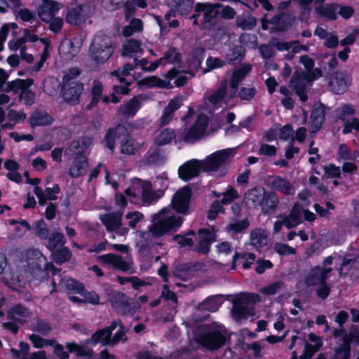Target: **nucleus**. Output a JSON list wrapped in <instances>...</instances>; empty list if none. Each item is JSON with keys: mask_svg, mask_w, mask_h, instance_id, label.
Instances as JSON below:
<instances>
[{"mask_svg": "<svg viewBox=\"0 0 359 359\" xmlns=\"http://www.w3.org/2000/svg\"><path fill=\"white\" fill-rule=\"evenodd\" d=\"M183 219L181 216L175 215L160 218L148 226V229L141 234L142 238L140 245V251L142 253H149L154 245V238H160L167 233L176 232L182 226Z\"/></svg>", "mask_w": 359, "mask_h": 359, "instance_id": "1", "label": "nucleus"}, {"mask_svg": "<svg viewBox=\"0 0 359 359\" xmlns=\"http://www.w3.org/2000/svg\"><path fill=\"white\" fill-rule=\"evenodd\" d=\"M116 140L120 141L121 152L126 155H133L137 149V142L131 137L128 129L123 124L118 123L111 127L104 135L106 147L114 152Z\"/></svg>", "mask_w": 359, "mask_h": 359, "instance_id": "2", "label": "nucleus"}, {"mask_svg": "<svg viewBox=\"0 0 359 359\" xmlns=\"http://www.w3.org/2000/svg\"><path fill=\"white\" fill-rule=\"evenodd\" d=\"M115 46L112 39L104 34L97 32L89 47V55L97 65L104 64L113 55Z\"/></svg>", "mask_w": 359, "mask_h": 359, "instance_id": "3", "label": "nucleus"}, {"mask_svg": "<svg viewBox=\"0 0 359 359\" xmlns=\"http://www.w3.org/2000/svg\"><path fill=\"white\" fill-rule=\"evenodd\" d=\"M219 14L217 5L197 2L189 19L193 20L194 25L199 26L201 29H210L216 25Z\"/></svg>", "mask_w": 359, "mask_h": 359, "instance_id": "4", "label": "nucleus"}, {"mask_svg": "<svg viewBox=\"0 0 359 359\" xmlns=\"http://www.w3.org/2000/svg\"><path fill=\"white\" fill-rule=\"evenodd\" d=\"M197 343L209 351L217 350L226 341V336L220 326L211 325L199 333L196 339Z\"/></svg>", "mask_w": 359, "mask_h": 359, "instance_id": "5", "label": "nucleus"}, {"mask_svg": "<svg viewBox=\"0 0 359 359\" xmlns=\"http://www.w3.org/2000/svg\"><path fill=\"white\" fill-rule=\"evenodd\" d=\"M260 300L259 294L255 293H241L233 302L231 313L236 321H241L247 319L249 316L255 314L253 306H249L248 304H255Z\"/></svg>", "mask_w": 359, "mask_h": 359, "instance_id": "6", "label": "nucleus"}, {"mask_svg": "<svg viewBox=\"0 0 359 359\" xmlns=\"http://www.w3.org/2000/svg\"><path fill=\"white\" fill-rule=\"evenodd\" d=\"M231 154V149L216 151L201 161L203 172L217 171L228 161Z\"/></svg>", "mask_w": 359, "mask_h": 359, "instance_id": "7", "label": "nucleus"}, {"mask_svg": "<svg viewBox=\"0 0 359 359\" xmlns=\"http://www.w3.org/2000/svg\"><path fill=\"white\" fill-rule=\"evenodd\" d=\"M111 308L119 315L133 314L134 309L126 295L120 291L111 290L107 294Z\"/></svg>", "mask_w": 359, "mask_h": 359, "instance_id": "8", "label": "nucleus"}, {"mask_svg": "<svg viewBox=\"0 0 359 359\" xmlns=\"http://www.w3.org/2000/svg\"><path fill=\"white\" fill-rule=\"evenodd\" d=\"M191 196V189L189 185H186L180 189L174 194L172 199L171 203L173 210L180 214H187L189 208Z\"/></svg>", "mask_w": 359, "mask_h": 359, "instance_id": "9", "label": "nucleus"}, {"mask_svg": "<svg viewBox=\"0 0 359 359\" xmlns=\"http://www.w3.org/2000/svg\"><path fill=\"white\" fill-rule=\"evenodd\" d=\"M97 261L102 266L116 271L128 272L130 269V264L120 255L107 253L97 257Z\"/></svg>", "mask_w": 359, "mask_h": 359, "instance_id": "10", "label": "nucleus"}, {"mask_svg": "<svg viewBox=\"0 0 359 359\" xmlns=\"http://www.w3.org/2000/svg\"><path fill=\"white\" fill-rule=\"evenodd\" d=\"M198 242L195 245L194 251L208 255L211 249V245L217 241V233L215 230L208 228H201L198 231Z\"/></svg>", "mask_w": 359, "mask_h": 359, "instance_id": "11", "label": "nucleus"}, {"mask_svg": "<svg viewBox=\"0 0 359 359\" xmlns=\"http://www.w3.org/2000/svg\"><path fill=\"white\" fill-rule=\"evenodd\" d=\"M83 90V83L81 81L62 83L61 93L65 101L74 105L79 102Z\"/></svg>", "mask_w": 359, "mask_h": 359, "instance_id": "12", "label": "nucleus"}, {"mask_svg": "<svg viewBox=\"0 0 359 359\" xmlns=\"http://www.w3.org/2000/svg\"><path fill=\"white\" fill-rule=\"evenodd\" d=\"M295 20L294 15L290 12H279L270 18V24L273 25L271 28V32H283L292 27Z\"/></svg>", "mask_w": 359, "mask_h": 359, "instance_id": "13", "label": "nucleus"}, {"mask_svg": "<svg viewBox=\"0 0 359 359\" xmlns=\"http://www.w3.org/2000/svg\"><path fill=\"white\" fill-rule=\"evenodd\" d=\"M332 271V269L331 267H323L320 265L312 267L305 276L304 282L306 285L311 287L327 281Z\"/></svg>", "mask_w": 359, "mask_h": 359, "instance_id": "14", "label": "nucleus"}, {"mask_svg": "<svg viewBox=\"0 0 359 359\" xmlns=\"http://www.w3.org/2000/svg\"><path fill=\"white\" fill-rule=\"evenodd\" d=\"M89 163L85 154V149L76 151L72 165L69 169V175L72 178H77L86 174Z\"/></svg>", "mask_w": 359, "mask_h": 359, "instance_id": "15", "label": "nucleus"}, {"mask_svg": "<svg viewBox=\"0 0 359 359\" xmlns=\"http://www.w3.org/2000/svg\"><path fill=\"white\" fill-rule=\"evenodd\" d=\"M203 171L201 161L192 159L185 162L178 168L179 177L184 182H188L198 175Z\"/></svg>", "mask_w": 359, "mask_h": 359, "instance_id": "16", "label": "nucleus"}, {"mask_svg": "<svg viewBox=\"0 0 359 359\" xmlns=\"http://www.w3.org/2000/svg\"><path fill=\"white\" fill-rule=\"evenodd\" d=\"M327 108L320 101L316 102L311 109V126L313 131L320 130L325 120Z\"/></svg>", "mask_w": 359, "mask_h": 359, "instance_id": "17", "label": "nucleus"}, {"mask_svg": "<svg viewBox=\"0 0 359 359\" xmlns=\"http://www.w3.org/2000/svg\"><path fill=\"white\" fill-rule=\"evenodd\" d=\"M60 9L59 3L53 0H44L38 8V15L41 21L48 23Z\"/></svg>", "mask_w": 359, "mask_h": 359, "instance_id": "18", "label": "nucleus"}, {"mask_svg": "<svg viewBox=\"0 0 359 359\" xmlns=\"http://www.w3.org/2000/svg\"><path fill=\"white\" fill-rule=\"evenodd\" d=\"M269 182L271 189L284 195H293L295 192L292 184L285 178L279 175L269 177Z\"/></svg>", "mask_w": 359, "mask_h": 359, "instance_id": "19", "label": "nucleus"}, {"mask_svg": "<svg viewBox=\"0 0 359 359\" xmlns=\"http://www.w3.org/2000/svg\"><path fill=\"white\" fill-rule=\"evenodd\" d=\"M142 97V94L134 96L129 101L119 106L118 113L124 117L134 116L141 107L140 99Z\"/></svg>", "mask_w": 359, "mask_h": 359, "instance_id": "20", "label": "nucleus"}, {"mask_svg": "<svg viewBox=\"0 0 359 359\" xmlns=\"http://www.w3.org/2000/svg\"><path fill=\"white\" fill-rule=\"evenodd\" d=\"M53 118L46 111L34 110L29 118L32 128L46 126L53 123Z\"/></svg>", "mask_w": 359, "mask_h": 359, "instance_id": "21", "label": "nucleus"}, {"mask_svg": "<svg viewBox=\"0 0 359 359\" xmlns=\"http://www.w3.org/2000/svg\"><path fill=\"white\" fill-rule=\"evenodd\" d=\"M103 91L102 83L98 79H95L90 90V101L86 107L87 110H91L98 104L102 99Z\"/></svg>", "mask_w": 359, "mask_h": 359, "instance_id": "22", "label": "nucleus"}, {"mask_svg": "<svg viewBox=\"0 0 359 359\" xmlns=\"http://www.w3.org/2000/svg\"><path fill=\"white\" fill-rule=\"evenodd\" d=\"M206 128V121H201L198 118L185 134L184 140L187 142H194L201 137Z\"/></svg>", "mask_w": 359, "mask_h": 359, "instance_id": "23", "label": "nucleus"}, {"mask_svg": "<svg viewBox=\"0 0 359 359\" xmlns=\"http://www.w3.org/2000/svg\"><path fill=\"white\" fill-rule=\"evenodd\" d=\"M100 220L108 232H112L121 226V214L118 212L108 213L100 217Z\"/></svg>", "mask_w": 359, "mask_h": 359, "instance_id": "24", "label": "nucleus"}, {"mask_svg": "<svg viewBox=\"0 0 359 359\" xmlns=\"http://www.w3.org/2000/svg\"><path fill=\"white\" fill-rule=\"evenodd\" d=\"M330 86L335 94H344L348 89L346 75L341 72H336L334 78L330 82Z\"/></svg>", "mask_w": 359, "mask_h": 359, "instance_id": "25", "label": "nucleus"}, {"mask_svg": "<svg viewBox=\"0 0 359 359\" xmlns=\"http://www.w3.org/2000/svg\"><path fill=\"white\" fill-rule=\"evenodd\" d=\"M278 203V198L276 194L274 192H266L265 194L263 202L260 205L262 206V210L264 215L272 214Z\"/></svg>", "mask_w": 359, "mask_h": 359, "instance_id": "26", "label": "nucleus"}, {"mask_svg": "<svg viewBox=\"0 0 359 359\" xmlns=\"http://www.w3.org/2000/svg\"><path fill=\"white\" fill-rule=\"evenodd\" d=\"M28 316L29 310L21 304L15 305L7 311L8 319L21 324L25 323V320H22L20 318H27Z\"/></svg>", "mask_w": 359, "mask_h": 359, "instance_id": "27", "label": "nucleus"}, {"mask_svg": "<svg viewBox=\"0 0 359 359\" xmlns=\"http://www.w3.org/2000/svg\"><path fill=\"white\" fill-rule=\"evenodd\" d=\"M33 83L34 80L32 79H16L6 83L5 91L7 93L13 92L14 94H16L19 91H22L24 88H29Z\"/></svg>", "mask_w": 359, "mask_h": 359, "instance_id": "28", "label": "nucleus"}, {"mask_svg": "<svg viewBox=\"0 0 359 359\" xmlns=\"http://www.w3.org/2000/svg\"><path fill=\"white\" fill-rule=\"evenodd\" d=\"M111 335L109 332L104 327L102 329L97 330L91 336V337L86 340L88 344L97 345L98 343H102V345L106 346L111 344L110 341Z\"/></svg>", "mask_w": 359, "mask_h": 359, "instance_id": "29", "label": "nucleus"}, {"mask_svg": "<svg viewBox=\"0 0 359 359\" xmlns=\"http://www.w3.org/2000/svg\"><path fill=\"white\" fill-rule=\"evenodd\" d=\"M172 4L181 16H187L194 9V0H172Z\"/></svg>", "mask_w": 359, "mask_h": 359, "instance_id": "30", "label": "nucleus"}, {"mask_svg": "<svg viewBox=\"0 0 359 359\" xmlns=\"http://www.w3.org/2000/svg\"><path fill=\"white\" fill-rule=\"evenodd\" d=\"M66 348L69 353H74L76 357H91L93 355V351L91 348H87L74 341L67 342Z\"/></svg>", "mask_w": 359, "mask_h": 359, "instance_id": "31", "label": "nucleus"}, {"mask_svg": "<svg viewBox=\"0 0 359 359\" xmlns=\"http://www.w3.org/2000/svg\"><path fill=\"white\" fill-rule=\"evenodd\" d=\"M52 259L57 264H62L70 260L72 254L71 250L64 245L51 252Z\"/></svg>", "mask_w": 359, "mask_h": 359, "instance_id": "32", "label": "nucleus"}, {"mask_svg": "<svg viewBox=\"0 0 359 359\" xmlns=\"http://www.w3.org/2000/svg\"><path fill=\"white\" fill-rule=\"evenodd\" d=\"M47 239L46 246L50 252L62 247L67 242L65 235L61 232H54Z\"/></svg>", "mask_w": 359, "mask_h": 359, "instance_id": "33", "label": "nucleus"}, {"mask_svg": "<svg viewBox=\"0 0 359 359\" xmlns=\"http://www.w3.org/2000/svg\"><path fill=\"white\" fill-rule=\"evenodd\" d=\"M245 48L242 45L234 46L230 53L227 54L226 59L230 65H235L237 62H241L245 58Z\"/></svg>", "mask_w": 359, "mask_h": 359, "instance_id": "34", "label": "nucleus"}, {"mask_svg": "<svg viewBox=\"0 0 359 359\" xmlns=\"http://www.w3.org/2000/svg\"><path fill=\"white\" fill-rule=\"evenodd\" d=\"M338 7V4L331 3L325 6H318L316 8V10L320 16L325 17L330 20H336L337 19L336 10Z\"/></svg>", "mask_w": 359, "mask_h": 359, "instance_id": "35", "label": "nucleus"}, {"mask_svg": "<svg viewBox=\"0 0 359 359\" xmlns=\"http://www.w3.org/2000/svg\"><path fill=\"white\" fill-rule=\"evenodd\" d=\"M266 191L262 187H256L249 190L246 194L247 198L252 201L254 205H259L263 202Z\"/></svg>", "mask_w": 359, "mask_h": 359, "instance_id": "36", "label": "nucleus"}, {"mask_svg": "<svg viewBox=\"0 0 359 359\" xmlns=\"http://www.w3.org/2000/svg\"><path fill=\"white\" fill-rule=\"evenodd\" d=\"M205 55V50L203 47H196L193 49L189 64L196 71L201 68V64Z\"/></svg>", "mask_w": 359, "mask_h": 359, "instance_id": "37", "label": "nucleus"}, {"mask_svg": "<svg viewBox=\"0 0 359 359\" xmlns=\"http://www.w3.org/2000/svg\"><path fill=\"white\" fill-rule=\"evenodd\" d=\"M82 11L81 6H76L69 10L65 20L67 23L72 25H79L82 23Z\"/></svg>", "mask_w": 359, "mask_h": 359, "instance_id": "38", "label": "nucleus"}, {"mask_svg": "<svg viewBox=\"0 0 359 359\" xmlns=\"http://www.w3.org/2000/svg\"><path fill=\"white\" fill-rule=\"evenodd\" d=\"M267 237L260 229L253 230L250 233V243L257 249H261L266 244Z\"/></svg>", "mask_w": 359, "mask_h": 359, "instance_id": "39", "label": "nucleus"}, {"mask_svg": "<svg viewBox=\"0 0 359 359\" xmlns=\"http://www.w3.org/2000/svg\"><path fill=\"white\" fill-rule=\"evenodd\" d=\"M141 45L140 40L128 39L123 46V55L130 57L132 54L142 51Z\"/></svg>", "mask_w": 359, "mask_h": 359, "instance_id": "40", "label": "nucleus"}, {"mask_svg": "<svg viewBox=\"0 0 359 359\" xmlns=\"http://www.w3.org/2000/svg\"><path fill=\"white\" fill-rule=\"evenodd\" d=\"M236 24L243 30H252L257 25V19L255 17L250 15L247 17H238Z\"/></svg>", "mask_w": 359, "mask_h": 359, "instance_id": "41", "label": "nucleus"}, {"mask_svg": "<svg viewBox=\"0 0 359 359\" xmlns=\"http://www.w3.org/2000/svg\"><path fill=\"white\" fill-rule=\"evenodd\" d=\"M342 342L339 345V346L335 349L337 350V354H341V353H346L348 354L351 353V343L353 342V333L349 332L346 333L342 337Z\"/></svg>", "mask_w": 359, "mask_h": 359, "instance_id": "42", "label": "nucleus"}, {"mask_svg": "<svg viewBox=\"0 0 359 359\" xmlns=\"http://www.w3.org/2000/svg\"><path fill=\"white\" fill-rule=\"evenodd\" d=\"M175 133L170 128H165L161 132L160 135L156 139L155 144L157 146L165 145L169 144L172 140L175 138Z\"/></svg>", "mask_w": 359, "mask_h": 359, "instance_id": "43", "label": "nucleus"}, {"mask_svg": "<svg viewBox=\"0 0 359 359\" xmlns=\"http://www.w3.org/2000/svg\"><path fill=\"white\" fill-rule=\"evenodd\" d=\"M285 287V284L283 281L278 280L269 284L268 285L262 287L260 292L264 295H274L278 293L282 289Z\"/></svg>", "mask_w": 359, "mask_h": 359, "instance_id": "44", "label": "nucleus"}, {"mask_svg": "<svg viewBox=\"0 0 359 359\" xmlns=\"http://www.w3.org/2000/svg\"><path fill=\"white\" fill-rule=\"evenodd\" d=\"M203 264L198 262H184L177 266L180 269V272L186 273L191 277H193L194 273L201 269Z\"/></svg>", "mask_w": 359, "mask_h": 359, "instance_id": "45", "label": "nucleus"}, {"mask_svg": "<svg viewBox=\"0 0 359 359\" xmlns=\"http://www.w3.org/2000/svg\"><path fill=\"white\" fill-rule=\"evenodd\" d=\"M305 76L304 73L298 74L297 72L294 73L291 78L290 86L295 91L306 89V86L304 82Z\"/></svg>", "mask_w": 359, "mask_h": 359, "instance_id": "46", "label": "nucleus"}, {"mask_svg": "<svg viewBox=\"0 0 359 359\" xmlns=\"http://www.w3.org/2000/svg\"><path fill=\"white\" fill-rule=\"evenodd\" d=\"M206 68L203 69V73L206 74L213 69L221 68L226 64L225 61L219 58L209 56L206 60Z\"/></svg>", "mask_w": 359, "mask_h": 359, "instance_id": "47", "label": "nucleus"}, {"mask_svg": "<svg viewBox=\"0 0 359 359\" xmlns=\"http://www.w3.org/2000/svg\"><path fill=\"white\" fill-rule=\"evenodd\" d=\"M163 59L170 64H178L182 61L181 53L175 47L170 48L164 53Z\"/></svg>", "mask_w": 359, "mask_h": 359, "instance_id": "48", "label": "nucleus"}, {"mask_svg": "<svg viewBox=\"0 0 359 359\" xmlns=\"http://www.w3.org/2000/svg\"><path fill=\"white\" fill-rule=\"evenodd\" d=\"M65 289L72 293L81 294L85 290V286L74 278H69L65 283Z\"/></svg>", "mask_w": 359, "mask_h": 359, "instance_id": "49", "label": "nucleus"}, {"mask_svg": "<svg viewBox=\"0 0 359 359\" xmlns=\"http://www.w3.org/2000/svg\"><path fill=\"white\" fill-rule=\"evenodd\" d=\"M339 120L345 121L346 118L355 114V107L351 104H345L337 109Z\"/></svg>", "mask_w": 359, "mask_h": 359, "instance_id": "50", "label": "nucleus"}, {"mask_svg": "<svg viewBox=\"0 0 359 359\" xmlns=\"http://www.w3.org/2000/svg\"><path fill=\"white\" fill-rule=\"evenodd\" d=\"M226 87L225 86H222L208 97V101L212 104L216 105L223 101L226 95Z\"/></svg>", "mask_w": 359, "mask_h": 359, "instance_id": "51", "label": "nucleus"}, {"mask_svg": "<svg viewBox=\"0 0 359 359\" xmlns=\"http://www.w3.org/2000/svg\"><path fill=\"white\" fill-rule=\"evenodd\" d=\"M81 72L79 68L72 67L62 76V83L78 82L77 78L80 76Z\"/></svg>", "mask_w": 359, "mask_h": 359, "instance_id": "52", "label": "nucleus"}, {"mask_svg": "<svg viewBox=\"0 0 359 359\" xmlns=\"http://www.w3.org/2000/svg\"><path fill=\"white\" fill-rule=\"evenodd\" d=\"M218 6V11L219 13V16L225 20H231L234 18L236 13L235 10L229 6L221 5L219 4H215Z\"/></svg>", "mask_w": 359, "mask_h": 359, "instance_id": "53", "label": "nucleus"}, {"mask_svg": "<svg viewBox=\"0 0 359 359\" xmlns=\"http://www.w3.org/2000/svg\"><path fill=\"white\" fill-rule=\"evenodd\" d=\"M344 123L342 133L344 135H347L351 133L353 130L358 132L359 131V119L356 117H353L351 118V121L346 120L343 121Z\"/></svg>", "mask_w": 359, "mask_h": 359, "instance_id": "54", "label": "nucleus"}, {"mask_svg": "<svg viewBox=\"0 0 359 359\" xmlns=\"http://www.w3.org/2000/svg\"><path fill=\"white\" fill-rule=\"evenodd\" d=\"M147 154V161L151 164H158L163 160L160 149L157 147H151Z\"/></svg>", "mask_w": 359, "mask_h": 359, "instance_id": "55", "label": "nucleus"}, {"mask_svg": "<svg viewBox=\"0 0 359 359\" xmlns=\"http://www.w3.org/2000/svg\"><path fill=\"white\" fill-rule=\"evenodd\" d=\"M274 250L281 256L296 254V250L285 243H277L274 245Z\"/></svg>", "mask_w": 359, "mask_h": 359, "instance_id": "56", "label": "nucleus"}, {"mask_svg": "<svg viewBox=\"0 0 359 359\" xmlns=\"http://www.w3.org/2000/svg\"><path fill=\"white\" fill-rule=\"evenodd\" d=\"M29 339L32 341L36 348H41L47 345H52L53 341L42 338L38 334H32L29 336Z\"/></svg>", "mask_w": 359, "mask_h": 359, "instance_id": "57", "label": "nucleus"}, {"mask_svg": "<svg viewBox=\"0 0 359 359\" xmlns=\"http://www.w3.org/2000/svg\"><path fill=\"white\" fill-rule=\"evenodd\" d=\"M35 97L34 92L29 88H24L19 95L20 100H23L25 104L27 106H32L34 103Z\"/></svg>", "mask_w": 359, "mask_h": 359, "instance_id": "58", "label": "nucleus"}, {"mask_svg": "<svg viewBox=\"0 0 359 359\" xmlns=\"http://www.w3.org/2000/svg\"><path fill=\"white\" fill-rule=\"evenodd\" d=\"M52 330L50 325L43 320L38 319L33 330L42 335H47Z\"/></svg>", "mask_w": 359, "mask_h": 359, "instance_id": "59", "label": "nucleus"}, {"mask_svg": "<svg viewBox=\"0 0 359 359\" xmlns=\"http://www.w3.org/2000/svg\"><path fill=\"white\" fill-rule=\"evenodd\" d=\"M35 231L36 235L43 240H46L48 237L49 231L46 223L41 219L36 223Z\"/></svg>", "mask_w": 359, "mask_h": 359, "instance_id": "60", "label": "nucleus"}, {"mask_svg": "<svg viewBox=\"0 0 359 359\" xmlns=\"http://www.w3.org/2000/svg\"><path fill=\"white\" fill-rule=\"evenodd\" d=\"M323 170L327 177H334L339 179L341 177L340 168L334 163H330L328 165H324Z\"/></svg>", "mask_w": 359, "mask_h": 359, "instance_id": "61", "label": "nucleus"}, {"mask_svg": "<svg viewBox=\"0 0 359 359\" xmlns=\"http://www.w3.org/2000/svg\"><path fill=\"white\" fill-rule=\"evenodd\" d=\"M143 217V214L137 211L129 212L126 215V218L129 220L128 225L132 229L135 228Z\"/></svg>", "mask_w": 359, "mask_h": 359, "instance_id": "62", "label": "nucleus"}, {"mask_svg": "<svg viewBox=\"0 0 359 359\" xmlns=\"http://www.w3.org/2000/svg\"><path fill=\"white\" fill-rule=\"evenodd\" d=\"M81 295L84 298L85 303H89L93 305L100 304V297L95 291H88L85 289Z\"/></svg>", "mask_w": 359, "mask_h": 359, "instance_id": "63", "label": "nucleus"}, {"mask_svg": "<svg viewBox=\"0 0 359 359\" xmlns=\"http://www.w3.org/2000/svg\"><path fill=\"white\" fill-rule=\"evenodd\" d=\"M221 296H212L204 300V304L207 305L208 309L211 311H216L221 306L222 303L219 301Z\"/></svg>", "mask_w": 359, "mask_h": 359, "instance_id": "64", "label": "nucleus"}]
</instances>
